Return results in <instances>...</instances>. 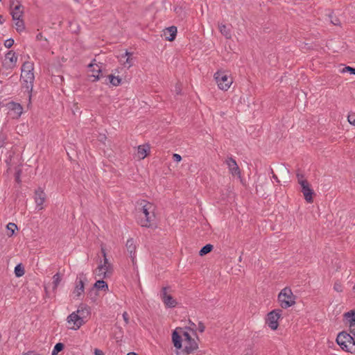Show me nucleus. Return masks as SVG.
<instances>
[{
    "mask_svg": "<svg viewBox=\"0 0 355 355\" xmlns=\"http://www.w3.org/2000/svg\"><path fill=\"white\" fill-rule=\"evenodd\" d=\"M90 315L89 308L83 304L78 306L77 310L70 313L66 319L67 328L77 331L87 323Z\"/></svg>",
    "mask_w": 355,
    "mask_h": 355,
    "instance_id": "1",
    "label": "nucleus"
},
{
    "mask_svg": "<svg viewBox=\"0 0 355 355\" xmlns=\"http://www.w3.org/2000/svg\"><path fill=\"white\" fill-rule=\"evenodd\" d=\"M141 211L144 216L140 218L139 224L142 227H151L155 225V206L146 201L141 202Z\"/></svg>",
    "mask_w": 355,
    "mask_h": 355,
    "instance_id": "2",
    "label": "nucleus"
},
{
    "mask_svg": "<svg viewBox=\"0 0 355 355\" xmlns=\"http://www.w3.org/2000/svg\"><path fill=\"white\" fill-rule=\"evenodd\" d=\"M33 70L34 64L31 62H25L21 67V83L29 93L33 90V82L35 80Z\"/></svg>",
    "mask_w": 355,
    "mask_h": 355,
    "instance_id": "3",
    "label": "nucleus"
},
{
    "mask_svg": "<svg viewBox=\"0 0 355 355\" xmlns=\"http://www.w3.org/2000/svg\"><path fill=\"white\" fill-rule=\"evenodd\" d=\"M336 342L343 350L355 354V340L350 334L346 332L338 334Z\"/></svg>",
    "mask_w": 355,
    "mask_h": 355,
    "instance_id": "4",
    "label": "nucleus"
},
{
    "mask_svg": "<svg viewBox=\"0 0 355 355\" xmlns=\"http://www.w3.org/2000/svg\"><path fill=\"white\" fill-rule=\"evenodd\" d=\"M278 302L282 309H288L295 304V296L290 288L286 287L279 293Z\"/></svg>",
    "mask_w": 355,
    "mask_h": 355,
    "instance_id": "5",
    "label": "nucleus"
},
{
    "mask_svg": "<svg viewBox=\"0 0 355 355\" xmlns=\"http://www.w3.org/2000/svg\"><path fill=\"white\" fill-rule=\"evenodd\" d=\"M214 78L220 89L227 91L233 83L229 73L224 70H218L214 74Z\"/></svg>",
    "mask_w": 355,
    "mask_h": 355,
    "instance_id": "6",
    "label": "nucleus"
},
{
    "mask_svg": "<svg viewBox=\"0 0 355 355\" xmlns=\"http://www.w3.org/2000/svg\"><path fill=\"white\" fill-rule=\"evenodd\" d=\"M191 338H192L188 331H185L183 328L181 327L176 328L172 334L173 343L174 347L178 349H180L182 347V341H184V343H187Z\"/></svg>",
    "mask_w": 355,
    "mask_h": 355,
    "instance_id": "7",
    "label": "nucleus"
},
{
    "mask_svg": "<svg viewBox=\"0 0 355 355\" xmlns=\"http://www.w3.org/2000/svg\"><path fill=\"white\" fill-rule=\"evenodd\" d=\"M297 179L298 184L301 186V191L303 193L304 199L309 203H311L313 201V196L314 192L311 188L309 182L304 178L303 174L297 173Z\"/></svg>",
    "mask_w": 355,
    "mask_h": 355,
    "instance_id": "8",
    "label": "nucleus"
},
{
    "mask_svg": "<svg viewBox=\"0 0 355 355\" xmlns=\"http://www.w3.org/2000/svg\"><path fill=\"white\" fill-rule=\"evenodd\" d=\"M113 270V266L108 259H105V261L101 260L94 273L100 279H105L111 277Z\"/></svg>",
    "mask_w": 355,
    "mask_h": 355,
    "instance_id": "9",
    "label": "nucleus"
},
{
    "mask_svg": "<svg viewBox=\"0 0 355 355\" xmlns=\"http://www.w3.org/2000/svg\"><path fill=\"white\" fill-rule=\"evenodd\" d=\"M86 281V277L84 274H80L78 275L76 282L75 287L72 291V296L74 299H80L85 291V282Z\"/></svg>",
    "mask_w": 355,
    "mask_h": 355,
    "instance_id": "10",
    "label": "nucleus"
},
{
    "mask_svg": "<svg viewBox=\"0 0 355 355\" xmlns=\"http://www.w3.org/2000/svg\"><path fill=\"white\" fill-rule=\"evenodd\" d=\"M160 298L162 299L164 304L168 308H174L177 306L178 302L171 293V288L164 286L160 291Z\"/></svg>",
    "mask_w": 355,
    "mask_h": 355,
    "instance_id": "11",
    "label": "nucleus"
},
{
    "mask_svg": "<svg viewBox=\"0 0 355 355\" xmlns=\"http://www.w3.org/2000/svg\"><path fill=\"white\" fill-rule=\"evenodd\" d=\"M282 315V310L275 309L268 313L266 323L272 330L277 329L279 327L278 320Z\"/></svg>",
    "mask_w": 355,
    "mask_h": 355,
    "instance_id": "12",
    "label": "nucleus"
},
{
    "mask_svg": "<svg viewBox=\"0 0 355 355\" xmlns=\"http://www.w3.org/2000/svg\"><path fill=\"white\" fill-rule=\"evenodd\" d=\"M10 9L13 20L22 18L24 15V6L18 0L10 1Z\"/></svg>",
    "mask_w": 355,
    "mask_h": 355,
    "instance_id": "13",
    "label": "nucleus"
},
{
    "mask_svg": "<svg viewBox=\"0 0 355 355\" xmlns=\"http://www.w3.org/2000/svg\"><path fill=\"white\" fill-rule=\"evenodd\" d=\"M46 200V194L42 188H38L35 191L34 200L36 207L39 210L44 208V204Z\"/></svg>",
    "mask_w": 355,
    "mask_h": 355,
    "instance_id": "14",
    "label": "nucleus"
},
{
    "mask_svg": "<svg viewBox=\"0 0 355 355\" xmlns=\"http://www.w3.org/2000/svg\"><path fill=\"white\" fill-rule=\"evenodd\" d=\"M225 163L227 166L229 172L232 175L241 178V171L235 159L232 157H228L225 159Z\"/></svg>",
    "mask_w": 355,
    "mask_h": 355,
    "instance_id": "15",
    "label": "nucleus"
},
{
    "mask_svg": "<svg viewBox=\"0 0 355 355\" xmlns=\"http://www.w3.org/2000/svg\"><path fill=\"white\" fill-rule=\"evenodd\" d=\"M88 68L89 72L91 73L89 76L94 78L92 81H96L99 80L101 78L100 74L102 73L101 66H100L98 64L92 62L88 65Z\"/></svg>",
    "mask_w": 355,
    "mask_h": 355,
    "instance_id": "16",
    "label": "nucleus"
},
{
    "mask_svg": "<svg viewBox=\"0 0 355 355\" xmlns=\"http://www.w3.org/2000/svg\"><path fill=\"white\" fill-rule=\"evenodd\" d=\"M8 107L10 112V114L12 115L13 118H18L22 114L23 108L19 103L10 102L8 104Z\"/></svg>",
    "mask_w": 355,
    "mask_h": 355,
    "instance_id": "17",
    "label": "nucleus"
},
{
    "mask_svg": "<svg viewBox=\"0 0 355 355\" xmlns=\"http://www.w3.org/2000/svg\"><path fill=\"white\" fill-rule=\"evenodd\" d=\"M125 247L128 253L130 254V257L132 259V263H135V251H136V245L133 239H129L126 243Z\"/></svg>",
    "mask_w": 355,
    "mask_h": 355,
    "instance_id": "18",
    "label": "nucleus"
},
{
    "mask_svg": "<svg viewBox=\"0 0 355 355\" xmlns=\"http://www.w3.org/2000/svg\"><path fill=\"white\" fill-rule=\"evenodd\" d=\"M198 348V345L197 342L191 338L189 341L184 343V351L187 354H189L194 351H196Z\"/></svg>",
    "mask_w": 355,
    "mask_h": 355,
    "instance_id": "19",
    "label": "nucleus"
},
{
    "mask_svg": "<svg viewBox=\"0 0 355 355\" xmlns=\"http://www.w3.org/2000/svg\"><path fill=\"white\" fill-rule=\"evenodd\" d=\"M177 28L173 26L168 27L164 31V36L165 37L166 40L170 42L173 41L175 40Z\"/></svg>",
    "mask_w": 355,
    "mask_h": 355,
    "instance_id": "20",
    "label": "nucleus"
},
{
    "mask_svg": "<svg viewBox=\"0 0 355 355\" xmlns=\"http://www.w3.org/2000/svg\"><path fill=\"white\" fill-rule=\"evenodd\" d=\"M5 61L7 62H10L8 66L12 67H14L17 61V56L15 55V53L10 51L8 53L6 54Z\"/></svg>",
    "mask_w": 355,
    "mask_h": 355,
    "instance_id": "21",
    "label": "nucleus"
},
{
    "mask_svg": "<svg viewBox=\"0 0 355 355\" xmlns=\"http://www.w3.org/2000/svg\"><path fill=\"white\" fill-rule=\"evenodd\" d=\"M150 148L148 145H142L138 146L137 148V157L140 159H144L149 152Z\"/></svg>",
    "mask_w": 355,
    "mask_h": 355,
    "instance_id": "22",
    "label": "nucleus"
},
{
    "mask_svg": "<svg viewBox=\"0 0 355 355\" xmlns=\"http://www.w3.org/2000/svg\"><path fill=\"white\" fill-rule=\"evenodd\" d=\"M218 30L220 33L225 36L226 39L232 38L231 30L228 28L225 24H218Z\"/></svg>",
    "mask_w": 355,
    "mask_h": 355,
    "instance_id": "23",
    "label": "nucleus"
},
{
    "mask_svg": "<svg viewBox=\"0 0 355 355\" xmlns=\"http://www.w3.org/2000/svg\"><path fill=\"white\" fill-rule=\"evenodd\" d=\"M103 279H101L96 281L94 285V287L98 291H103L107 292L109 290L108 285Z\"/></svg>",
    "mask_w": 355,
    "mask_h": 355,
    "instance_id": "24",
    "label": "nucleus"
},
{
    "mask_svg": "<svg viewBox=\"0 0 355 355\" xmlns=\"http://www.w3.org/2000/svg\"><path fill=\"white\" fill-rule=\"evenodd\" d=\"M62 275L60 274V272H57L56 274H55L53 276L52 284H53V291L54 292H55V291L57 290V288L59 286V284H60V282H62Z\"/></svg>",
    "mask_w": 355,
    "mask_h": 355,
    "instance_id": "25",
    "label": "nucleus"
},
{
    "mask_svg": "<svg viewBox=\"0 0 355 355\" xmlns=\"http://www.w3.org/2000/svg\"><path fill=\"white\" fill-rule=\"evenodd\" d=\"M15 21V27L18 33H21L25 29V24L22 18H19V19L14 20Z\"/></svg>",
    "mask_w": 355,
    "mask_h": 355,
    "instance_id": "26",
    "label": "nucleus"
},
{
    "mask_svg": "<svg viewBox=\"0 0 355 355\" xmlns=\"http://www.w3.org/2000/svg\"><path fill=\"white\" fill-rule=\"evenodd\" d=\"M25 273L24 268L21 263L17 265L15 268V275L17 277H22Z\"/></svg>",
    "mask_w": 355,
    "mask_h": 355,
    "instance_id": "27",
    "label": "nucleus"
},
{
    "mask_svg": "<svg viewBox=\"0 0 355 355\" xmlns=\"http://www.w3.org/2000/svg\"><path fill=\"white\" fill-rule=\"evenodd\" d=\"M346 320H348V322L350 324L355 323V312L354 311H350L349 312H347L344 315Z\"/></svg>",
    "mask_w": 355,
    "mask_h": 355,
    "instance_id": "28",
    "label": "nucleus"
},
{
    "mask_svg": "<svg viewBox=\"0 0 355 355\" xmlns=\"http://www.w3.org/2000/svg\"><path fill=\"white\" fill-rule=\"evenodd\" d=\"M213 250V245L211 244H207L205 245L199 252L200 256H204Z\"/></svg>",
    "mask_w": 355,
    "mask_h": 355,
    "instance_id": "29",
    "label": "nucleus"
},
{
    "mask_svg": "<svg viewBox=\"0 0 355 355\" xmlns=\"http://www.w3.org/2000/svg\"><path fill=\"white\" fill-rule=\"evenodd\" d=\"M7 230L10 232V233L8 234V236L9 237L12 236L14 233H15V231L17 229V226L16 224H15L14 223H9L7 226Z\"/></svg>",
    "mask_w": 355,
    "mask_h": 355,
    "instance_id": "30",
    "label": "nucleus"
},
{
    "mask_svg": "<svg viewBox=\"0 0 355 355\" xmlns=\"http://www.w3.org/2000/svg\"><path fill=\"white\" fill-rule=\"evenodd\" d=\"M110 83L114 86H118L121 80L119 77L114 76L113 75L108 76Z\"/></svg>",
    "mask_w": 355,
    "mask_h": 355,
    "instance_id": "31",
    "label": "nucleus"
},
{
    "mask_svg": "<svg viewBox=\"0 0 355 355\" xmlns=\"http://www.w3.org/2000/svg\"><path fill=\"white\" fill-rule=\"evenodd\" d=\"M64 349V345L61 343H57L51 355H57L58 352H61Z\"/></svg>",
    "mask_w": 355,
    "mask_h": 355,
    "instance_id": "32",
    "label": "nucleus"
},
{
    "mask_svg": "<svg viewBox=\"0 0 355 355\" xmlns=\"http://www.w3.org/2000/svg\"><path fill=\"white\" fill-rule=\"evenodd\" d=\"M130 55H131L130 53L125 51V53L124 54V58H125V57H128V58H126L125 61L123 62V64H128V67H130L132 65V58H130ZM121 57L123 58V55H122Z\"/></svg>",
    "mask_w": 355,
    "mask_h": 355,
    "instance_id": "33",
    "label": "nucleus"
},
{
    "mask_svg": "<svg viewBox=\"0 0 355 355\" xmlns=\"http://www.w3.org/2000/svg\"><path fill=\"white\" fill-rule=\"evenodd\" d=\"M334 290L338 293H341L343 291V286L340 282L336 281L334 284Z\"/></svg>",
    "mask_w": 355,
    "mask_h": 355,
    "instance_id": "34",
    "label": "nucleus"
},
{
    "mask_svg": "<svg viewBox=\"0 0 355 355\" xmlns=\"http://www.w3.org/2000/svg\"><path fill=\"white\" fill-rule=\"evenodd\" d=\"M348 122L353 125H355V113H349L347 116Z\"/></svg>",
    "mask_w": 355,
    "mask_h": 355,
    "instance_id": "35",
    "label": "nucleus"
},
{
    "mask_svg": "<svg viewBox=\"0 0 355 355\" xmlns=\"http://www.w3.org/2000/svg\"><path fill=\"white\" fill-rule=\"evenodd\" d=\"M341 73L349 72L350 73L355 75V68H352L351 67H345L340 70Z\"/></svg>",
    "mask_w": 355,
    "mask_h": 355,
    "instance_id": "36",
    "label": "nucleus"
},
{
    "mask_svg": "<svg viewBox=\"0 0 355 355\" xmlns=\"http://www.w3.org/2000/svg\"><path fill=\"white\" fill-rule=\"evenodd\" d=\"M14 44V40L12 39H8L5 41L4 45L6 48H10Z\"/></svg>",
    "mask_w": 355,
    "mask_h": 355,
    "instance_id": "37",
    "label": "nucleus"
},
{
    "mask_svg": "<svg viewBox=\"0 0 355 355\" xmlns=\"http://www.w3.org/2000/svg\"><path fill=\"white\" fill-rule=\"evenodd\" d=\"M101 254H102L103 257V261H105V259H108L107 257L106 250H105V247L103 245H101Z\"/></svg>",
    "mask_w": 355,
    "mask_h": 355,
    "instance_id": "38",
    "label": "nucleus"
},
{
    "mask_svg": "<svg viewBox=\"0 0 355 355\" xmlns=\"http://www.w3.org/2000/svg\"><path fill=\"white\" fill-rule=\"evenodd\" d=\"M36 40L37 41L44 40L46 44H48V40L46 38L44 37L41 33H38L36 36Z\"/></svg>",
    "mask_w": 355,
    "mask_h": 355,
    "instance_id": "39",
    "label": "nucleus"
},
{
    "mask_svg": "<svg viewBox=\"0 0 355 355\" xmlns=\"http://www.w3.org/2000/svg\"><path fill=\"white\" fill-rule=\"evenodd\" d=\"M279 170H280V172L282 173V174H283V175H288L289 174V171L284 166H281Z\"/></svg>",
    "mask_w": 355,
    "mask_h": 355,
    "instance_id": "40",
    "label": "nucleus"
},
{
    "mask_svg": "<svg viewBox=\"0 0 355 355\" xmlns=\"http://www.w3.org/2000/svg\"><path fill=\"white\" fill-rule=\"evenodd\" d=\"M173 158L175 162H180L182 160V157L179 154H173Z\"/></svg>",
    "mask_w": 355,
    "mask_h": 355,
    "instance_id": "41",
    "label": "nucleus"
},
{
    "mask_svg": "<svg viewBox=\"0 0 355 355\" xmlns=\"http://www.w3.org/2000/svg\"><path fill=\"white\" fill-rule=\"evenodd\" d=\"M123 318L124 320V322H125V324H128L129 323V317H128V314L127 312H124L123 313Z\"/></svg>",
    "mask_w": 355,
    "mask_h": 355,
    "instance_id": "42",
    "label": "nucleus"
},
{
    "mask_svg": "<svg viewBox=\"0 0 355 355\" xmlns=\"http://www.w3.org/2000/svg\"><path fill=\"white\" fill-rule=\"evenodd\" d=\"M198 330L200 331V332H203L205 329V327L204 325V324L201 322H200L198 323Z\"/></svg>",
    "mask_w": 355,
    "mask_h": 355,
    "instance_id": "43",
    "label": "nucleus"
},
{
    "mask_svg": "<svg viewBox=\"0 0 355 355\" xmlns=\"http://www.w3.org/2000/svg\"><path fill=\"white\" fill-rule=\"evenodd\" d=\"M349 327L351 329V332L355 336V323L350 324Z\"/></svg>",
    "mask_w": 355,
    "mask_h": 355,
    "instance_id": "44",
    "label": "nucleus"
},
{
    "mask_svg": "<svg viewBox=\"0 0 355 355\" xmlns=\"http://www.w3.org/2000/svg\"><path fill=\"white\" fill-rule=\"evenodd\" d=\"M94 354L95 355H105L104 353L98 349H94Z\"/></svg>",
    "mask_w": 355,
    "mask_h": 355,
    "instance_id": "45",
    "label": "nucleus"
},
{
    "mask_svg": "<svg viewBox=\"0 0 355 355\" xmlns=\"http://www.w3.org/2000/svg\"><path fill=\"white\" fill-rule=\"evenodd\" d=\"M272 178L276 180L277 182H279V180L278 179L277 176L273 173V171H272Z\"/></svg>",
    "mask_w": 355,
    "mask_h": 355,
    "instance_id": "46",
    "label": "nucleus"
},
{
    "mask_svg": "<svg viewBox=\"0 0 355 355\" xmlns=\"http://www.w3.org/2000/svg\"><path fill=\"white\" fill-rule=\"evenodd\" d=\"M175 92H176L177 94H180L181 92V88L179 86H176Z\"/></svg>",
    "mask_w": 355,
    "mask_h": 355,
    "instance_id": "47",
    "label": "nucleus"
},
{
    "mask_svg": "<svg viewBox=\"0 0 355 355\" xmlns=\"http://www.w3.org/2000/svg\"><path fill=\"white\" fill-rule=\"evenodd\" d=\"M15 179H16V181H17V182H20V179H19V172H17V173Z\"/></svg>",
    "mask_w": 355,
    "mask_h": 355,
    "instance_id": "48",
    "label": "nucleus"
},
{
    "mask_svg": "<svg viewBox=\"0 0 355 355\" xmlns=\"http://www.w3.org/2000/svg\"><path fill=\"white\" fill-rule=\"evenodd\" d=\"M3 16L2 15H0V24H1L3 23Z\"/></svg>",
    "mask_w": 355,
    "mask_h": 355,
    "instance_id": "49",
    "label": "nucleus"
},
{
    "mask_svg": "<svg viewBox=\"0 0 355 355\" xmlns=\"http://www.w3.org/2000/svg\"><path fill=\"white\" fill-rule=\"evenodd\" d=\"M127 355H137V354L135 352H130Z\"/></svg>",
    "mask_w": 355,
    "mask_h": 355,
    "instance_id": "50",
    "label": "nucleus"
},
{
    "mask_svg": "<svg viewBox=\"0 0 355 355\" xmlns=\"http://www.w3.org/2000/svg\"><path fill=\"white\" fill-rule=\"evenodd\" d=\"M44 289H45L46 293H48V291H47V287H46V286H44Z\"/></svg>",
    "mask_w": 355,
    "mask_h": 355,
    "instance_id": "51",
    "label": "nucleus"
},
{
    "mask_svg": "<svg viewBox=\"0 0 355 355\" xmlns=\"http://www.w3.org/2000/svg\"><path fill=\"white\" fill-rule=\"evenodd\" d=\"M353 291L355 293V285L353 286Z\"/></svg>",
    "mask_w": 355,
    "mask_h": 355,
    "instance_id": "52",
    "label": "nucleus"
}]
</instances>
